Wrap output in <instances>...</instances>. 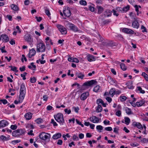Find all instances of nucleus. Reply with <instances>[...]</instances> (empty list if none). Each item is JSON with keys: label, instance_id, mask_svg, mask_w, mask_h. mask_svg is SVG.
Returning a JSON list of instances; mask_svg holds the SVG:
<instances>
[{"label": "nucleus", "instance_id": "nucleus-20", "mask_svg": "<svg viewBox=\"0 0 148 148\" xmlns=\"http://www.w3.org/2000/svg\"><path fill=\"white\" fill-rule=\"evenodd\" d=\"M75 74L76 76L79 78L83 79L85 76L84 74L80 71H76Z\"/></svg>", "mask_w": 148, "mask_h": 148}, {"label": "nucleus", "instance_id": "nucleus-45", "mask_svg": "<svg viewBox=\"0 0 148 148\" xmlns=\"http://www.w3.org/2000/svg\"><path fill=\"white\" fill-rule=\"evenodd\" d=\"M27 73L26 72H24L23 74H21V76L23 77V80H25L26 78L25 77V76L27 75Z\"/></svg>", "mask_w": 148, "mask_h": 148}, {"label": "nucleus", "instance_id": "nucleus-22", "mask_svg": "<svg viewBox=\"0 0 148 148\" xmlns=\"http://www.w3.org/2000/svg\"><path fill=\"white\" fill-rule=\"evenodd\" d=\"M32 116V114L30 112H28L25 114V117L26 120H29L31 119Z\"/></svg>", "mask_w": 148, "mask_h": 148}, {"label": "nucleus", "instance_id": "nucleus-56", "mask_svg": "<svg viewBox=\"0 0 148 148\" xmlns=\"http://www.w3.org/2000/svg\"><path fill=\"white\" fill-rule=\"evenodd\" d=\"M73 109L74 111L76 113H78V110H79V108L78 107H73Z\"/></svg>", "mask_w": 148, "mask_h": 148}, {"label": "nucleus", "instance_id": "nucleus-4", "mask_svg": "<svg viewBox=\"0 0 148 148\" xmlns=\"http://www.w3.org/2000/svg\"><path fill=\"white\" fill-rule=\"evenodd\" d=\"M25 130L22 129H17L14 131L12 133L13 136L14 137H18L19 136L24 134Z\"/></svg>", "mask_w": 148, "mask_h": 148}, {"label": "nucleus", "instance_id": "nucleus-53", "mask_svg": "<svg viewBox=\"0 0 148 148\" xmlns=\"http://www.w3.org/2000/svg\"><path fill=\"white\" fill-rule=\"evenodd\" d=\"M51 123L53 124L54 126H57L58 125V124L56 123L54 121L53 119H52L51 120Z\"/></svg>", "mask_w": 148, "mask_h": 148}, {"label": "nucleus", "instance_id": "nucleus-48", "mask_svg": "<svg viewBox=\"0 0 148 148\" xmlns=\"http://www.w3.org/2000/svg\"><path fill=\"white\" fill-rule=\"evenodd\" d=\"M36 81V79L34 77L30 78V82L32 83H34Z\"/></svg>", "mask_w": 148, "mask_h": 148}, {"label": "nucleus", "instance_id": "nucleus-55", "mask_svg": "<svg viewBox=\"0 0 148 148\" xmlns=\"http://www.w3.org/2000/svg\"><path fill=\"white\" fill-rule=\"evenodd\" d=\"M17 126L16 125H12L10 126L11 128L13 130H15L17 129Z\"/></svg>", "mask_w": 148, "mask_h": 148}, {"label": "nucleus", "instance_id": "nucleus-27", "mask_svg": "<svg viewBox=\"0 0 148 148\" xmlns=\"http://www.w3.org/2000/svg\"><path fill=\"white\" fill-rule=\"evenodd\" d=\"M11 8L14 11H17L18 10V7L16 5L12 4L10 6Z\"/></svg>", "mask_w": 148, "mask_h": 148}, {"label": "nucleus", "instance_id": "nucleus-40", "mask_svg": "<svg viewBox=\"0 0 148 148\" xmlns=\"http://www.w3.org/2000/svg\"><path fill=\"white\" fill-rule=\"evenodd\" d=\"M127 98V97L125 96H121L120 97V99L121 101L126 100Z\"/></svg>", "mask_w": 148, "mask_h": 148}, {"label": "nucleus", "instance_id": "nucleus-8", "mask_svg": "<svg viewBox=\"0 0 148 148\" xmlns=\"http://www.w3.org/2000/svg\"><path fill=\"white\" fill-rule=\"evenodd\" d=\"M66 25L70 29L72 30L75 32H77L78 30V28L74 24L68 23Z\"/></svg>", "mask_w": 148, "mask_h": 148}, {"label": "nucleus", "instance_id": "nucleus-2", "mask_svg": "<svg viewBox=\"0 0 148 148\" xmlns=\"http://www.w3.org/2000/svg\"><path fill=\"white\" fill-rule=\"evenodd\" d=\"M54 117L56 120L58 122L61 123L62 125L64 123V120L63 114L61 113H58L57 114L54 115Z\"/></svg>", "mask_w": 148, "mask_h": 148}, {"label": "nucleus", "instance_id": "nucleus-39", "mask_svg": "<svg viewBox=\"0 0 148 148\" xmlns=\"http://www.w3.org/2000/svg\"><path fill=\"white\" fill-rule=\"evenodd\" d=\"M45 11L46 14L49 17L51 15V14L49 9L47 8H45Z\"/></svg>", "mask_w": 148, "mask_h": 148}, {"label": "nucleus", "instance_id": "nucleus-11", "mask_svg": "<svg viewBox=\"0 0 148 148\" xmlns=\"http://www.w3.org/2000/svg\"><path fill=\"white\" fill-rule=\"evenodd\" d=\"M132 125L134 127H137L138 129L141 130L143 129V127L142 125L139 122L135 121L134 122L132 123Z\"/></svg>", "mask_w": 148, "mask_h": 148}, {"label": "nucleus", "instance_id": "nucleus-36", "mask_svg": "<svg viewBox=\"0 0 148 148\" xmlns=\"http://www.w3.org/2000/svg\"><path fill=\"white\" fill-rule=\"evenodd\" d=\"M79 3L80 5H86L87 4V2L85 0H80L79 1Z\"/></svg>", "mask_w": 148, "mask_h": 148}, {"label": "nucleus", "instance_id": "nucleus-33", "mask_svg": "<svg viewBox=\"0 0 148 148\" xmlns=\"http://www.w3.org/2000/svg\"><path fill=\"white\" fill-rule=\"evenodd\" d=\"M130 8V6L129 5H127L126 6L122 8L123 12H126L127 11L129 10Z\"/></svg>", "mask_w": 148, "mask_h": 148}, {"label": "nucleus", "instance_id": "nucleus-30", "mask_svg": "<svg viewBox=\"0 0 148 148\" xmlns=\"http://www.w3.org/2000/svg\"><path fill=\"white\" fill-rule=\"evenodd\" d=\"M125 111L126 113L128 115L131 114H132V111L130 109L128 108H126L125 109Z\"/></svg>", "mask_w": 148, "mask_h": 148}, {"label": "nucleus", "instance_id": "nucleus-49", "mask_svg": "<svg viewBox=\"0 0 148 148\" xmlns=\"http://www.w3.org/2000/svg\"><path fill=\"white\" fill-rule=\"evenodd\" d=\"M112 12H113V14L114 15L117 16H119V14L117 13V11L114 9L112 10Z\"/></svg>", "mask_w": 148, "mask_h": 148}, {"label": "nucleus", "instance_id": "nucleus-18", "mask_svg": "<svg viewBox=\"0 0 148 148\" xmlns=\"http://www.w3.org/2000/svg\"><path fill=\"white\" fill-rule=\"evenodd\" d=\"M8 124V123L5 120H2L0 121V128L1 127H3Z\"/></svg>", "mask_w": 148, "mask_h": 148}, {"label": "nucleus", "instance_id": "nucleus-46", "mask_svg": "<svg viewBox=\"0 0 148 148\" xmlns=\"http://www.w3.org/2000/svg\"><path fill=\"white\" fill-rule=\"evenodd\" d=\"M26 90V88L25 87V84L24 83H23L21 84L20 90Z\"/></svg>", "mask_w": 148, "mask_h": 148}, {"label": "nucleus", "instance_id": "nucleus-52", "mask_svg": "<svg viewBox=\"0 0 148 148\" xmlns=\"http://www.w3.org/2000/svg\"><path fill=\"white\" fill-rule=\"evenodd\" d=\"M22 58L21 59V60L23 62H24L23 59L25 61V62L27 61V58L25 57V56L23 54L22 55Z\"/></svg>", "mask_w": 148, "mask_h": 148}, {"label": "nucleus", "instance_id": "nucleus-58", "mask_svg": "<svg viewBox=\"0 0 148 148\" xmlns=\"http://www.w3.org/2000/svg\"><path fill=\"white\" fill-rule=\"evenodd\" d=\"M106 99L109 103H110L112 101V99L110 97H106Z\"/></svg>", "mask_w": 148, "mask_h": 148}, {"label": "nucleus", "instance_id": "nucleus-26", "mask_svg": "<svg viewBox=\"0 0 148 148\" xmlns=\"http://www.w3.org/2000/svg\"><path fill=\"white\" fill-rule=\"evenodd\" d=\"M97 8L98 9V13L100 14L103 11V8L101 6H97Z\"/></svg>", "mask_w": 148, "mask_h": 148}, {"label": "nucleus", "instance_id": "nucleus-31", "mask_svg": "<svg viewBox=\"0 0 148 148\" xmlns=\"http://www.w3.org/2000/svg\"><path fill=\"white\" fill-rule=\"evenodd\" d=\"M142 76L143 77L145 80L148 82V75L146 74L145 72L142 73Z\"/></svg>", "mask_w": 148, "mask_h": 148}, {"label": "nucleus", "instance_id": "nucleus-5", "mask_svg": "<svg viewBox=\"0 0 148 148\" xmlns=\"http://www.w3.org/2000/svg\"><path fill=\"white\" fill-rule=\"evenodd\" d=\"M39 136L40 138L41 139L44 141H46L48 139L49 141L51 137V135L49 133L42 132L39 135Z\"/></svg>", "mask_w": 148, "mask_h": 148}, {"label": "nucleus", "instance_id": "nucleus-9", "mask_svg": "<svg viewBox=\"0 0 148 148\" xmlns=\"http://www.w3.org/2000/svg\"><path fill=\"white\" fill-rule=\"evenodd\" d=\"M26 90H20L19 95V101L22 102L25 96Z\"/></svg>", "mask_w": 148, "mask_h": 148}, {"label": "nucleus", "instance_id": "nucleus-19", "mask_svg": "<svg viewBox=\"0 0 148 148\" xmlns=\"http://www.w3.org/2000/svg\"><path fill=\"white\" fill-rule=\"evenodd\" d=\"M89 95V93L88 92H86L83 93L81 95L80 99L82 100H85Z\"/></svg>", "mask_w": 148, "mask_h": 148}, {"label": "nucleus", "instance_id": "nucleus-24", "mask_svg": "<svg viewBox=\"0 0 148 148\" xmlns=\"http://www.w3.org/2000/svg\"><path fill=\"white\" fill-rule=\"evenodd\" d=\"M61 134L60 133H58L54 134L53 137L52 138L54 139H57L58 138H60L61 136Z\"/></svg>", "mask_w": 148, "mask_h": 148}, {"label": "nucleus", "instance_id": "nucleus-37", "mask_svg": "<svg viewBox=\"0 0 148 148\" xmlns=\"http://www.w3.org/2000/svg\"><path fill=\"white\" fill-rule=\"evenodd\" d=\"M116 10L117 12L119 13H122L123 12V8H122L119 7H117L116 8Z\"/></svg>", "mask_w": 148, "mask_h": 148}, {"label": "nucleus", "instance_id": "nucleus-38", "mask_svg": "<svg viewBox=\"0 0 148 148\" xmlns=\"http://www.w3.org/2000/svg\"><path fill=\"white\" fill-rule=\"evenodd\" d=\"M100 87L99 86H96L94 87L93 89L94 91L95 92H98L100 89Z\"/></svg>", "mask_w": 148, "mask_h": 148}, {"label": "nucleus", "instance_id": "nucleus-6", "mask_svg": "<svg viewBox=\"0 0 148 148\" xmlns=\"http://www.w3.org/2000/svg\"><path fill=\"white\" fill-rule=\"evenodd\" d=\"M24 39L26 41L30 44H32L33 42V38L31 35L30 34H25L24 37Z\"/></svg>", "mask_w": 148, "mask_h": 148}, {"label": "nucleus", "instance_id": "nucleus-28", "mask_svg": "<svg viewBox=\"0 0 148 148\" xmlns=\"http://www.w3.org/2000/svg\"><path fill=\"white\" fill-rule=\"evenodd\" d=\"M102 108L101 105H98L96 109V111L97 112H100L101 111Z\"/></svg>", "mask_w": 148, "mask_h": 148}, {"label": "nucleus", "instance_id": "nucleus-54", "mask_svg": "<svg viewBox=\"0 0 148 148\" xmlns=\"http://www.w3.org/2000/svg\"><path fill=\"white\" fill-rule=\"evenodd\" d=\"M5 48V46H4L3 47H1L0 48V50L1 51V52L2 53H6L7 51L6 50H4V49Z\"/></svg>", "mask_w": 148, "mask_h": 148}, {"label": "nucleus", "instance_id": "nucleus-29", "mask_svg": "<svg viewBox=\"0 0 148 148\" xmlns=\"http://www.w3.org/2000/svg\"><path fill=\"white\" fill-rule=\"evenodd\" d=\"M9 67L11 68V70L17 73L18 71V70H17V68L16 66H9Z\"/></svg>", "mask_w": 148, "mask_h": 148}, {"label": "nucleus", "instance_id": "nucleus-42", "mask_svg": "<svg viewBox=\"0 0 148 148\" xmlns=\"http://www.w3.org/2000/svg\"><path fill=\"white\" fill-rule=\"evenodd\" d=\"M106 13H107V16L108 17L111 16L112 14V11L109 10H107L106 11Z\"/></svg>", "mask_w": 148, "mask_h": 148}, {"label": "nucleus", "instance_id": "nucleus-60", "mask_svg": "<svg viewBox=\"0 0 148 148\" xmlns=\"http://www.w3.org/2000/svg\"><path fill=\"white\" fill-rule=\"evenodd\" d=\"M73 138L74 140H78V137L75 135H73Z\"/></svg>", "mask_w": 148, "mask_h": 148}, {"label": "nucleus", "instance_id": "nucleus-43", "mask_svg": "<svg viewBox=\"0 0 148 148\" xmlns=\"http://www.w3.org/2000/svg\"><path fill=\"white\" fill-rule=\"evenodd\" d=\"M35 121L37 123L40 124L42 122V120L40 118H38L36 119Z\"/></svg>", "mask_w": 148, "mask_h": 148}, {"label": "nucleus", "instance_id": "nucleus-21", "mask_svg": "<svg viewBox=\"0 0 148 148\" xmlns=\"http://www.w3.org/2000/svg\"><path fill=\"white\" fill-rule=\"evenodd\" d=\"M1 38H2V40L4 42H8L9 40V37L6 34H2L1 36Z\"/></svg>", "mask_w": 148, "mask_h": 148}, {"label": "nucleus", "instance_id": "nucleus-1", "mask_svg": "<svg viewBox=\"0 0 148 148\" xmlns=\"http://www.w3.org/2000/svg\"><path fill=\"white\" fill-rule=\"evenodd\" d=\"M36 51L38 52H43L46 50L45 44L42 40L37 41L36 45Z\"/></svg>", "mask_w": 148, "mask_h": 148}, {"label": "nucleus", "instance_id": "nucleus-10", "mask_svg": "<svg viewBox=\"0 0 148 148\" xmlns=\"http://www.w3.org/2000/svg\"><path fill=\"white\" fill-rule=\"evenodd\" d=\"M89 120L91 122L94 123H97L99 122V119L95 116L90 117Z\"/></svg>", "mask_w": 148, "mask_h": 148}, {"label": "nucleus", "instance_id": "nucleus-63", "mask_svg": "<svg viewBox=\"0 0 148 148\" xmlns=\"http://www.w3.org/2000/svg\"><path fill=\"white\" fill-rule=\"evenodd\" d=\"M72 62L77 63L79 62V60L77 58H73Z\"/></svg>", "mask_w": 148, "mask_h": 148}, {"label": "nucleus", "instance_id": "nucleus-50", "mask_svg": "<svg viewBox=\"0 0 148 148\" xmlns=\"http://www.w3.org/2000/svg\"><path fill=\"white\" fill-rule=\"evenodd\" d=\"M21 141L20 140H16L12 141V143L13 144L15 145L16 143H19Z\"/></svg>", "mask_w": 148, "mask_h": 148}, {"label": "nucleus", "instance_id": "nucleus-64", "mask_svg": "<svg viewBox=\"0 0 148 148\" xmlns=\"http://www.w3.org/2000/svg\"><path fill=\"white\" fill-rule=\"evenodd\" d=\"M0 138L3 141L5 140L6 139V137L3 135H1L0 136Z\"/></svg>", "mask_w": 148, "mask_h": 148}, {"label": "nucleus", "instance_id": "nucleus-35", "mask_svg": "<svg viewBox=\"0 0 148 148\" xmlns=\"http://www.w3.org/2000/svg\"><path fill=\"white\" fill-rule=\"evenodd\" d=\"M124 119L126 124L127 125H128L130 122V119L128 117H125Z\"/></svg>", "mask_w": 148, "mask_h": 148}, {"label": "nucleus", "instance_id": "nucleus-12", "mask_svg": "<svg viewBox=\"0 0 148 148\" xmlns=\"http://www.w3.org/2000/svg\"><path fill=\"white\" fill-rule=\"evenodd\" d=\"M134 21L132 22V26L134 28L138 29L139 26V23L135 18H134Z\"/></svg>", "mask_w": 148, "mask_h": 148}, {"label": "nucleus", "instance_id": "nucleus-62", "mask_svg": "<svg viewBox=\"0 0 148 148\" xmlns=\"http://www.w3.org/2000/svg\"><path fill=\"white\" fill-rule=\"evenodd\" d=\"M37 21L38 22H40L42 20V18L41 17H38L36 16L35 17Z\"/></svg>", "mask_w": 148, "mask_h": 148}, {"label": "nucleus", "instance_id": "nucleus-51", "mask_svg": "<svg viewBox=\"0 0 148 148\" xmlns=\"http://www.w3.org/2000/svg\"><path fill=\"white\" fill-rule=\"evenodd\" d=\"M64 111L65 113L67 114H70L71 112V110L69 109L68 110L67 108L65 109L64 110Z\"/></svg>", "mask_w": 148, "mask_h": 148}, {"label": "nucleus", "instance_id": "nucleus-47", "mask_svg": "<svg viewBox=\"0 0 148 148\" xmlns=\"http://www.w3.org/2000/svg\"><path fill=\"white\" fill-rule=\"evenodd\" d=\"M134 7L135 8L136 11L137 12V15H138L139 14V13L138 12H139V8L138 5H134Z\"/></svg>", "mask_w": 148, "mask_h": 148}, {"label": "nucleus", "instance_id": "nucleus-57", "mask_svg": "<svg viewBox=\"0 0 148 148\" xmlns=\"http://www.w3.org/2000/svg\"><path fill=\"white\" fill-rule=\"evenodd\" d=\"M121 112L120 110L117 111L116 113V115L118 116H120L121 115Z\"/></svg>", "mask_w": 148, "mask_h": 148}, {"label": "nucleus", "instance_id": "nucleus-32", "mask_svg": "<svg viewBox=\"0 0 148 148\" xmlns=\"http://www.w3.org/2000/svg\"><path fill=\"white\" fill-rule=\"evenodd\" d=\"M120 66L121 69L123 71H125L127 69V67L125 64L123 63H121Z\"/></svg>", "mask_w": 148, "mask_h": 148}, {"label": "nucleus", "instance_id": "nucleus-13", "mask_svg": "<svg viewBox=\"0 0 148 148\" xmlns=\"http://www.w3.org/2000/svg\"><path fill=\"white\" fill-rule=\"evenodd\" d=\"M108 79L109 81V83L111 85H114L115 86L117 85V82L116 81L112 78L111 76H109L108 77Z\"/></svg>", "mask_w": 148, "mask_h": 148}, {"label": "nucleus", "instance_id": "nucleus-15", "mask_svg": "<svg viewBox=\"0 0 148 148\" xmlns=\"http://www.w3.org/2000/svg\"><path fill=\"white\" fill-rule=\"evenodd\" d=\"M63 13L64 16L67 17H69L71 15V12L69 8L63 10Z\"/></svg>", "mask_w": 148, "mask_h": 148}, {"label": "nucleus", "instance_id": "nucleus-16", "mask_svg": "<svg viewBox=\"0 0 148 148\" xmlns=\"http://www.w3.org/2000/svg\"><path fill=\"white\" fill-rule=\"evenodd\" d=\"M36 52L35 49L34 48L31 49L29 50V53L28 54V56L29 58H31L32 56H34L36 54Z\"/></svg>", "mask_w": 148, "mask_h": 148}, {"label": "nucleus", "instance_id": "nucleus-25", "mask_svg": "<svg viewBox=\"0 0 148 148\" xmlns=\"http://www.w3.org/2000/svg\"><path fill=\"white\" fill-rule=\"evenodd\" d=\"M109 93L112 96V97L115 94V88H111L109 91Z\"/></svg>", "mask_w": 148, "mask_h": 148}, {"label": "nucleus", "instance_id": "nucleus-41", "mask_svg": "<svg viewBox=\"0 0 148 148\" xmlns=\"http://www.w3.org/2000/svg\"><path fill=\"white\" fill-rule=\"evenodd\" d=\"M103 101L100 99H98L97 100V103L98 105H100V104H102L103 103Z\"/></svg>", "mask_w": 148, "mask_h": 148}, {"label": "nucleus", "instance_id": "nucleus-59", "mask_svg": "<svg viewBox=\"0 0 148 148\" xmlns=\"http://www.w3.org/2000/svg\"><path fill=\"white\" fill-rule=\"evenodd\" d=\"M105 130L106 131H110L112 130V129L111 127H106Z\"/></svg>", "mask_w": 148, "mask_h": 148}, {"label": "nucleus", "instance_id": "nucleus-61", "mask_svg": "<svg viewBox=\"0 0 148 148\" xmlns=\"http://www.w3.org/2000/svg\"><path fill=\"white\" fill-rule=\"evenodd\" d=\"M0 101L2 102L4 104H5L8 103V101L6 99L0 100Z\"/></svg>", "mask_w": 148, "mask_h": 148}, {"label": "nucleus", "instance_id": "nucleus-7", "mask_svg": "<svg viewBox=\"0 0 148 148\" xmlns=\"http://www.w3.org/2000/svg\"><path fill=\"white\" fill-rule=\"evenodd\" d=\"M56 26L62 34H65L67 33L66 29L64 27L60 25H58Z\"/></svg>", "mask_w": 148, "mask_h": 148}, {"label": "nucleus", "instance_id": "nucleus-44", "mask_svg": "<svg viewBox=\"0 0 148 148\" xmlns=\"http://www.w3.org/2000/svg\"><path fill=\"white\" fill-rule=\"evenodd\" d=\"M141 28L142 29V32H147V29H146V27L143 25H141Z\"/></svg>", "mask_w": 148, "mask_h": 148}, {"label": "nucleus", "instance_id": "nucleus-23", "mask_svg": "<svg viewBox=\"0 0 148 148\" xmlns=\"http://www.w3.org/2000/svg\"><path fill=\"white\" fill-rule=\"evenodd\" d=\"M145 101L142 100L139 102H137L136 103V105L138 107H140L142 106L145 103Z\"/></svg>", "mask_w": 148, "mask_h": 148}, {"label": "nucleus", "instance_id": "nucleus-14", "mask_svg": "<svg viewBox=\"0 0 148 148\" xmlns=\"http://www.w3.org/2000/svg\"><path fill=\"white\" fill-rule=\"evenodd\" d=\"M122 31L123 32L129 34H133L134 33V32L132 29L126 28H123L122 29Z\"/></svg>", "mask_w": 148, "mask_h": 148}, {"label": "nucleus", "instance_id": "nucleus-3", "mask_svg": "<svg viewBox=\"0 0 148 148\" xmlns=\"http://www.w3.org/2000/svg\"><path fill=\"white\" fill-rule=\"evenodd\" d=\"M97 83V81L94 80L88 81L83 84L82 86V88L84 90L85 88H88V86H91Z\"/></svg>", "mask_w": 148, "mask_h": 148}, {"label": "nucleus", "instance_id": "nucleus-34", "mask_svg": "<svg viewBox=\"0 0 148 148\" xmlns=\"http://www.w3.org/2000/svg\"><path fill=\"white\" fill-rule=\"evenodd\" d=\"M96 129L99 132H101V130L103 129V127L101 125H98L96 126Z\"/></svg>", "mask_w": 148, "mask_h": 148}, {"label": "nucleus", "instance_id": "nucleus-17", "mask_svg": "<svg viewBox=\"0 0 148 148\" xmlns=\"http://www.w3.org/2000/svg\"><path fill=\"white\" fill-rule=\"evenodd\" d=\"M87 57L88 60L90 62L94 61L96 60L95 57L92 55L88 54Z\"/></svg>", "mask_w": 148, "mask_h": 148}]
</instances>
